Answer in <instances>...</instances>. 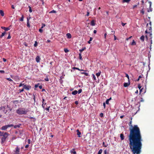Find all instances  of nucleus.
Instances as JSON below:
<instances>
[{
    "label": "nucleus",
    "mask_w": 154,
    "mask_h": 154,
    "mask_svg": "<svg viewBox=\"0 0 154 154\" xmlns=\"http://www.w3.org/2000/svg\"><path fill=\"white\" fill-rule=\"evenodd\" d=\"M89 12L88 11L87 12V14L86 15V16H89Z\"/></svg>",
    "instance_id": "e2e57ef3"
},
{
    "label": "nucleus",
    "mask_w": 154,
    "mask_h": 154,
    "mask_svg": "<svg viewBox=\"0 0 154 154\" xmlns=\"http://www.w3.org/2000/svg\"><path fill=\"white\" fill-rule=\"evenodd\" d=\"M23 88L24 89H25L27 91H29L30 89L31 88V86L29 85H25L23 86Z\"/></svg>",
    "instance_id": "423d86ee"
},
{
    "label": "nucleus",
    "mask_w": 154,
    "mask_h": 154,
    "mask_svg": "<svg viewBox=\"0 0 154 154\" xmlns=\"http://www.w3.org/2000/svg\"><path fill=\"white\" fill-rule=\"evenodd\" d=\"M64 51L65 53H67L69 52V50L67 48H64Z\"/></svg>",
    "instance_id": "c9c22d12"
},
{
    "label": "nucleus",
    "mask_w": 154,
    "mask_h": 154,
    "mask_svg": "<svg viewBox=\"0 0 154 154\" xmlns=\"http://www.w3.org/2000/svg\"><path fill=\"white\" fill-rule=\"evenodd\" d=\"M24 88H23L22 89H20L19 90L20 93H21V92H23L24 91Z\"/></svg>",
    "instance_id": "c03bdc74"
},
{
    "label": "nucleus",
    "mask_w": 154,
    "mask_h": 154,
    "mask_svg": "<svg viewBox=\"0 0 154 154\" xmlns=\"http://www.w3.org/2000/svg\"><path fill=\"white\" fill-rule=\"evenodd\" d=\"M103 114L102 113H100V116L101 117H102L103 116Z\"/></svg>",
    "instance_id": "603ef678"
},
{
    "label": "nucleus",
    "mask_w": 154,
    "mask_h": 154,
    "mask_svg": "<svg viewBox=\"0 0 154 154\" xmlns=\"http://www.w3.org/2000/svg\"><path fill=\"white\" fill-rule=\"evenodd\" d=\"M5 133L3 132H2L0 131V136H2V135H3L4 134V133Z\"/></svg>",
    "instance_id": "473e14b6"
},
{
    "label": "nucleus",
    "mask_w": 154,
    "mask_h": 154,
    "mask_svg": "<svg viewBox=\"0 0 154 154\" xmlns=\"http://www.w3.org/2000/svg\"><path fill=\"white\" fill-rule=\"evenodd\" d=\"M20 127V125H15L14 126V128H19Z\"/></svg>",
    "instance_id": "de8ad7c7"
},
{
    "label": "nucleus",
    "mask_w": 154,
    "mask_h": 154,
    "mask_svg": "<svg viewBox=\"0 0 154 154\" xmlns=\"http://www.w3.org/2000/svg\"><path fill=\"white\" fill-rule=\"evenodd\" d=\"M57 12L54 10H52L51 11H50L49 12V13H56Z\"/></svg>",
    "instance_id": "7c9ffc66"
},
{
    "label": "nucleus",
    "mask_w": 154,
    "mask_h": 154,
    "mask_svg": "<svg viewBox=\"0 0 154 154\" xmlns=\"http://www.w3.org/2000/svg\"><path fill=\"white\" fill-rule=\"evenodd\" d=\"M103 146H104L105 147H106L107 146L105 144V143L104 142H103Z\"/></svg>",
    "instance_id": "680f3d73"
},
{
    "label": "nucleus",
    "mask_w": 154,
    "mask_h": 154,
    "mask_svg": "<svg viewBox=\"0 0 154 154\" xmlns=\"http://www.w3.org/2000/svg\"><path fill=\"white\" fill-rule=\"evenodd\" d=\"M132 118H131L129 125L131 127L129 128L128 135L129 146L133 154H140L142 146V137L139 128L137 125L133 126L132 125Z\"/></svg>",
    "instance_id": "f257e3e1"
},
{
    "label": "nucleus",
    "mask_w": 154,
    "mask_h": 154,
    "mask_svg": "<svg viewBox=\"0 0 154 154\" xmlns=\"http://www.w3.org/2000/svg\"><path fill=\"white\" fill-rule=\"evenodd\" d=\"M0 14L3 17L4 15V11L2 10H0Z\"/></svg>",
    "instance_id": "aec40b11"
},
{
    "label": "nucleus",
    "mask_w": 154,
    "mask_h": 154,
    "mask_svg": "<svg viewBox=\"0 0 154 154\" xmlns=\"http://www.w3.org/2000/svg\"><path fill=\"white\" fill-rule=\"evenodd\" d=\"M5 32L2 33V35H0V38H2L3 36L5 35Z\"/></svg>",
    "instance_id": "c85d7f7f"
},
{
    "label": "nucleus",
    "mask_w": 154,
    "mask_h": 154,
    "mask_svg": "<svg viewBox=\"0 0 154 154\" xmlns=\"http://www.w3.org/2000/svg\"><path fill=\"white\" fill-rule=\"evenodd\" d=\"M102 149H100L98 151L97 154H101L102 152Z\"/></svg>",
    "instance_id": "2f4dec72"
},
{
    "label": "nucleus",
    "mask_w": 154,
    "mask_h": 154,
    "mask_svg": "<svg viewBox=\"0 0 154 154\" xmlns=\"http://www.w3.org/2000/svg\"><path fill=\"white\" fill-rule=\"evenodd\" d=\"M82 90L81 89H80L78 91V93L79 94L81 93L82 92Z\"/></svg>",
    "instance_id": "49530a36"
},
{
    "label": "nucleus",
    "mask_w": 154,
    "mask_h": 154,
    "mask_svg": "<svg viewBox=\"0 0 154 154\" xmlns=\"http://www.w3.org/2000/svg\"><path fill=\"white\" fill-rule=\"evenodd\" d=\"M101 71H100L98 73H96V75L97 77L100 76V75L101 74Z\"/></svg>",
    "instance_id": "5701e85b"
},
{
    "label": "nucleus",
    "mask_w": 154,
    "mask_h": 154,
    "mask_svg": "<svg viewBox=\"0 0 154 154\" xmlns=\"http://www.w3.org/2000/svg\"><path fill=\"white\" fill-rule=\"evenodd\" d=\"M45 99L43 98L42 99V106L45 109V105L46 104V103H45Z\"/></svg>",
    "instance_id": "9b49d317"
},
{
    "label": "nucleus",
    "mask_w": 154,
    "mask_h": 154,
    "mask_svg": "<svg viewBox=\"0 0 154 154\" xmlns=\"http://www.w3.org/2000/svg\"><path fill=\"white\" fill-rule=\"evenodd\" d=\"M6 79H7V80H8V81H11V82H13V80H12V79H11L10 78H6Z\"/></svg>",
    "instance_id": "4c0bfd02"
},
{
    "label": "nucleus",
    "mask_w": 154,
    "mask_h": 154,
    "mask_svg": "<svg viewBox=\"0 0 154 154\" xmlns=\"http://www.w3.org/2000/svg\"><path fill=\"white\" fill-rule=\"evenodd\" d=\"M130 84V83L129 82L128 83H124V86L125 87H126L129 86Z\"/></svg>",
    "instance_id": "4468645a"
},
{
    "label": "nucleus",
    "mask_w": 154,
    "mask_h": 154,
    "mask_svg": "<svg viewBox=\"0 0 154 154\" xmlns=\"http://www.w3.org/2000/svg\"><path fill=\"white\" fill-rule=\"evenodd\" d=\"M75 103L76 105H78V103H79L78 101H75Z\"/></svg>",
    "instance_id": "0e129e2a"
},
{
    "label": "nucleus",
    "mask_w": 154,
    "mask_h": 154,
    "mask_svg": "<svg viewBox=\"0 0 154 154\" xmlns=\"http://www.w3.org/2000/svg\"><path fill=\"white\" fill-rule=\"evenodd\" d=\"M29 119H31L33 120V121L34 122H35L36 121V119L33 117H29Z\"/></svg>",
    "instance_id": "cd10ccee"
},
{
    "label": "nucleus",
    "mask_w": 154,
    "mask_h": 154,
    "mask_svg": "<svg viewBox=\"0 0 154 154\" xmlns=\"http://www.w3.org/2000/svg\"><path fill=\"white\" fill-rule=\"evenodd\" d=\"M93 39L92 38L90 37L89 40L88 42V43L89 44L91 43V42L92 40Z\"/></svg>",
    "instance_id": "f704fd0d"
},
{
    "label": "nucleus",
    "mask_w": 154,
    "mask_h": 154,
    "mask_svg": "<svg viewBox=\"0 0 154 154\" xmlns=\"http://www.w3.org/2000/svg\"><path fill=\"white\" fill-rule=\"evenodd\" d=\"M79 59L82 60V56H81V53H80L79 54Z\"/></svg>",
    "instance_id": "ea45409f"
},
{
    "label": "nucleus",
    "mask_w": 154,
    "mask_h": 154,
    "mask_svg": "<svg viewBox=\"0 0 154 154\" xmlns=\"http://www.w3.org/2000/svg\"><path fill=\"white\" fill-rule=\"evenodd\" d=\"M149 7H151L152 2L150 1H149Z\"/></svg>",
    "instance_id": "bf43d9fd"
},
{
    "label": "nucleus",
    "mask_w": 154,
    "mask_h": 154,
    "mask_svg": "<svg viewBox=\"0 0 154 154\" xmlns=\"http://www.w3.org/2000/svg\"><path fill=\"white\" fill-rule=\"evenodd\" d=\"M140 13L142 14H143L144 13V11L143 9H142L140 11Z\"/></svg>",
    "instance_id": "79ce46f5"
},
{
    "label": "nucleus",
    "mask_w": 154,
    "mask_h": 154,
    "mask_svg": "<svg viewBox=\"0 0 154 154\" xmlns=\"http://www.w3.org/2000/svg\"><path fill=\"white\" fill-rule=\"evenodd\" d=\"M29 112L28 109L25 108H20L16 110V112L19 115H26Z\"/></svg>",
    "instance_id": "f03ea898"
},
{
    "label": "nucleus",
    "mask_w": 154,
    "mask_h": 154,
    "mask_svg": "<svg viewBox=\"0 0 154 154\" xmlns=\"http://www.w3.org/2000/svg\"><path fill=\"white\" fill-rule=\"evenodd\" d=\"M5 109V106H1L0 107V110H2L3 109Z\"/></svg>",
    "instance_id": "09e8293b"
},
{
    "label": "nucleus",
    "mask_w": 154,
    "mask_h": 154,
    "mask_svg": "<svg viewBox=\"0 0 154 154\" xmlns=\"http://www.w3.org/2000/svg\"><path fill=\"white\" fill-rule=\"evenodd\" d=\"M1 28L2 29L5 30V31H7L10 29V28L9 27H5L4 26H1Z\"/></svg>",
    "instance_id": "9d476101"
},
{
    "label": "nucleus",
    "mask_w": 154,
    "mask_h": 154,
    "mask_svg": "<svg viewBox=\"0 0 154 154\" xmlns=\"http://www.w3.org/2000/svg\"><path fill=\"white\" fill-rule=\"evenodd\" d=\"M92 76H93V78L94 79V80H96V77H95V75L94 74H92Z\"/></svg>",
    "instance_id": "a19ab883"
},
{
    "label": "nucleus",
    "mask_w": 154,
    "mask_h": 154,
    "mask_svg": "<svg viewBox=\"0 0 154 154\" xmlns=\"http://www.w3.org/2000/svg\"><path fill=\"white\" fill-rule=\"evenodd\" d=\"M20 148L18 147H17L16 149V151H15V153L16 154H20Z\"/></svg>",
    "instance_id": "0eeeda50"
},
{
    "label": "nucleus",
    "mask_w": 154,
    "mask_h": 154,
    "mask_svg": "<svg viewBox=\"0 0 154 154\" xmlns=\"http://www.w3.org/2000/svg\"><path fill=\"white\" fill-rule=\"evenodd\" d=\"M24 17L23 15H22L21 18L20 19V20L21 21H23V20Z\"/></svg>",
    "instance_id": "c756f323"
},
{
    "label": "nucleus",
    "mask_w": 154,
    "mask_h": 154,
    "mask_svg": "<svg viewBox=\"0 0 154 154\" xmlns=\"http://www.w3.org/2000/svg\"><path fill=\"white\" fill-rule=\"evenodd\" d=\"M125 76L128 79V81L129 82V76L126 73L125 74Z\"/></svg>",
    "instance_id": "72a5a7b5"
},
{
    "label": "nucleus",
    "mask_w": 154,
    "mask_h": 154,
    "mask_svg": "<svg viewBox=\"0 0 154 154\" xmlns=\"http://www.w3.org/2000/svg\"><path fill=\"white\" fill-rule=\"evenodd\" d=\"M8 135V133L7 132H5L4 134L2 136L1 139V143L2 144H3L5 142Z\"/></svg>",
    "instance_id": "7ed1b4c3"
},
{
    "label": "nucleus",
    "mask_w": 154,
    "mask_h": 154,
    "mask_svg": "<svg viewBox=\"0 0 154 154\" xmlns=\"http://www.w3.org/2000/svg\"><path fill=\"white\" fill-rule=\"evenodd\" d=\"M50 107V106H49L48 107L46 108L45 109L46 110H47V111H48V112H49V108Z\"/></svg>",
    "instance_id": "e433bc0d"
},
{
    "label": "nucleus",
    "mask_w": 154,
    "mask_h": 154,
    "mask_svg": "<svg viewBox=\"0 0 154 154\" xmlns=\"http://www.w3.org/2000/svg\"><path fill=\"white\" fill-rule=\"evenodd\" d=\"M152 11V8L151 7H149V9H148L147 11L148 12H151Z\"/></svg>",
    "instance_id": "412c9836"
},
{
    "label": "nucleus",
    "mask_w": 154,
    "mask_h": 154,
    "mask_svg": "<svg viewBox=\"0 0 154 154\" xmlns=\"http://www.w3.org/2000/svg\"><path fill=\"white\" fill-rule=\"evenodd\" d=\"M144 36L143 35L140 37V39L142 42H144Z\"/></svg>",
    "instance_id": "a211bd4d"
},
{
    "label": "nucleus",
    "mask_w": 154,
    "mask_h": 154,
    "mask_svg": "<svg viewBox=\"0 0 154 154\" xmlns=\"http://www.w3.org/2000/svg\"><path fill=\"white\" fill-rule=\"evenodd\" d=\"M104 154H107V152L106 150H105L103 151Z\"/></svg>",
    "instance_id": "5fc2aeb1"
},
{
    "label": "nucleus",
    "mask_w": 154,
    "mask_h": 154,
    "mask_svg": "<svg viewBox=\"0 0 154 154\" xmlns=\"http://www.w3.org/2000/svg\"><path fill=\"white\" fill-rule=\"evenodd\" d=\"M78 93V91L77 90H75L73 91H72V94L73 95H75L76 94Z\"/></svg>",
    "instance_id": "6ab92c4d"
},
{
    "label": "nucleus",
    "mask_w": 154,
    "mask_h": 154,
    "mask_svg": "<svg viewBox=\"0 0 154 154\" xmlns=\"http://www.w3.org/2000/svg\"><path fill=\"white\" fill-rule=\"evenodd\" d=\"M70 152L72 153H73V154H76V151H75L74 149H73L70 151Z\"/></svg>",
    "instance_id": "f3484780"
},
{
    "label": "nucleus",
    "mask_w": 154,
    "mask_h": 154,
    "mask_svg": "<svg viewBox=\"0 0 154 154\" xmlns=\"http://www.w3.org/2000/svg\"><path fill=\"white\" fill-rule=\"evenodd\" d=\"M149 25L150 26H149V27H148V29H149V32L148 33L149 34V36L151 37V39L152 38V27H151V23L150 21L149 22Z\"/></svg>",
    "instance_id": "39448f33"
},
{
    "label": "nucleus",
    "mask_w": 154,
    "mask_h": 154,
    "mask_svg": "<svg viewBox=\"0 0 154 154\" xmlns=\"http://www.w3.org/2000/svg\"><path fill=\"white\" fill-rule=\"evenodd\" d=\"M120 137L122 140H123L124 139V136L123 134H120Z\"/></svg>",
    "instance_id": "dca6fc26"
},
{
    "label": "nucleus",
    "mask_w": 154,
    "mask_h": 154,
    "mask_svg": "<svg viewBox=\"0 0 154 154\" xmlns=\"http://www.w3.org/2000/svg\"><path fill=\"white\" fill-rule=\"evenodd\" d=\"M76 132H77V134L78 135V137H81V132L79 131V129H77L76 130Z\"/></svg>",
    "instance_id": "1a4fd4ad"
},
{
    "label": "nucleus",
    "mask_w": 154,
    "mask_h": 154,
    "mask_svg": "<svg viewBox=\"0 0 154 154\" xmlns=\"http://www.w3.org/2000/svg\"><path fill=\"white\" fill-rule=\"evenodd\" d=\"M28 143L29 144L30 143H31V140L30 139H29L28 140Z\"/></svg>",
    "instance_id": "052dcab7"
},
{
    "label": "nucleus",
    "mask_w": 154,
    "mask_h": 154,
    "mask_svg": "<svg viewBox=\"0 0 154 154\" xmlns=\"http://www.w3.org/2000/svg\"><path fill=\"white\" fill-rule=\"evenodd\" d=\"M30 18H29V19L28 18H27V26L28 27H30V24L29 23V19Z\"/></svg>",
    "instance_id": "ddd939ff"
},
{
    "label": "nucleus",
    "mask_w": 154,
    "mask_h": 154,
    "mask_svg": "<svg viewBox=\"0 0 154 154\" xmlns=\"http://www.w3.org/2000/svg\"><path fill=\"white\" fill-rule=\"evenodd\" d=\"M144 89H143V88L141 89H140V93H141V92Z\"/></svg>",
    "instance_id": "13d9d810"
},
{
    "label": "nucleus",
    "mask_w": 154,
    "mask_h": 154,
    "mask_svg": "<svg viewBox=\"0 0 154 154\" xmlns=\"http://www.w3.org/2000/svg\"><path fill=\"white\" fill-rule=\"evenodd\" d=\"M44 80L46 81H48L49 80V79L48 77H46V78H45Z\"/></svg>",
    "instance_id": "37998d69"
},
{
    "label": "nucleus",
    "mask_w": 154,
    "mask_h": 154,
    "mask_svg": "<svg viewBox=\"0 0 154 154\" xmlns=\"http://www.w3.org/2000/svg\"><path fill=\"white\" fill-rule=\"evenodd\" d=\"M136 44V42L134 41L133 40L131 44V45H135Z\"/></svg>",
    "instance_id": "bb28decb"
},
{
    "label": "nucleus",
    "mask_w": 154,
    "mask_h": 154,
    "mask_svg": "<svg viewBox=\"0 0 154 154\" xmlns=\"http://www.w3.org/2000/svg\"><path fill=\"white\" fill-rule=\"evenodd\" d=\"M109 100H106V103L107 104H109Z\"/></svg>",
    "instance_id": "8fccbe9b"
},
{
    "label": "nucleus",
    "mask_w": 154,
    "mask_h": 154,
    "mask_svg": "<svg viewBox=\"0 0 154 154\" xmlns=\"http://www.w3.org/2000/svg\"><path fill=\"white\" fill-rule=\"evenodd\" d=\"M24 85H25L24 84H22V83H20V84L19 85V87H20L21 86H24Z\"/></svg>",
    "instance_id": "a18cd8bd"
},
{
    "label": "nucleus",
    "mask_w": 154,
    "mask_h": 154,
    "mask_svg": "<svg viewBox=\"0 0 154 154\" xmlns=\"http://www.w3.org/2000/svg\"><path fill=\"white\" fill-rule=\"evenodd\" d=\"M138 88L139 89H140L141 88V86L140 84H139L138 85Z\"/></svg>",
    "instance_id": "3c124183"
},
{
    "label": "nucleus",
    "mask_w": 154,
    "mask_h": 154,
    "mask_svg": "<svg viewBox=\"0 0 154 154\" xmlns=\"http://www.w3.org/2000/svg\"><path fill=\"white\" fill-rule=\"evenodd\" d=\"M35 60H36V61L37 63H39L40 62V58L39 56H37L35 58Z\"/></svg>",
    "instance_id": "f8f14e48"
},
{
    "label": "nucleus",
    "mask_w": 154,
    "mask_h": 154,
    "mask_svg": "<svg viewBox=\"0 0 154 154\" xmlns=\"http://www.w3.org/2000/svg\"><path fill=\"white\" fill-rule=\"evenodd\" d=\"M29 11L31 13L32 12V10L31 9V7L30 6H29Z\"/></svg>",
    "instance_id": "58836bf2"
},
{
    "label": "nucleus",
    "mask_w": 154,
    "mask_h": 154,
    "mask_svg": "<svg viewBox=\"0 0 154 154\" xmlns=\"http://www.w3.org/2000/svg\"><path fill=\"white\" fill-rule=\"evenodd\" d=\"M0 72L1 73H5V71L4 70H0Z\"/></svg>",
    "instance_id": "864d4df0"
},
{
    "label": "nucleus",
    "mask_w": 154,
    "mask_h": 154,
    "mask_svg": "<svg viewBox=\"0 0 154 154\" xmlns=\"http://www.w3.org/2000/svg\"><path fill=\"white\" fill-rule=\"evenodd\" d=\"M95 20H92L90 23V24L92 26H94L95 25L96 23H95Z\"/></svg>",
    "instance_id": "6e6552de"
},
{
    "label": "nucleus",
    "mask_w": 154,
    "mask_h": 154,
    "mask_svg": "<svg viewBox=\"0 0 154 154\" xmlns=\"http://www.w3.org/2000/svg\"><path fill=\"white\" fill-rule=\"evenodd\" d=\"M66 35L67 37V38H70L72 37L71 34L69 33H67L66 34Z\"/></svg>",
    "instance_id": "2eb2a0df"
},
{
    "label": "nucleus",
    "mask_w": 154,
    "mask_h": 154,
    "mask_svg": "<svg viewBox=\"0 0 154 154\" xmlns=\"http://www.w3.org/2000/svg\"><path fill=\"white\" fill-rule=\"evenodd\" d=\"M86 49V48L85 47L82 48V49H80L79 50V51L80 52V53H82V52H83Z\"/></svg>",
    "instance_id": "4be33fe9"
},
{
    "label": "nucleus",
    "mask_w": 154,
    "mask_h": 154,
    "mask_svg": "<svg viewBox=\"0 0 154 154\" xmlns=\"http://www.w3.org/2000/svg\"><path fill=\"white\" fill-rule=\"evenodd\" d=\"M131 0H123L122 2L123 3L126 2L128 3L130 2Z\"/></svg>",
    "instance_id": "b1692460"
},
{
    "label": "nucleus",
    "mask_w": 154,
    "mask_h": 154,
    "mask_svg": "<svg viewBox=\"0 0 154 154\" xmlns=\"http://www.w3.org/2000/svg\"><path fill=\"white\" fill-rule=\"evenodd\" d=\"M29 145L28 144H27V145H26L25 147L26 148H27L29 147Z\"/></svg>",
    "instance_id": "774afa93"
},
{
    "label": "nucleus",
    "mask_w": 154,
    "mask_h": 154,
    "mask_svg": "<svg viewBox=\"0 0 154 154\" xmlns=\"http://www.w3.org/2000/svg\"><path fill=\"white\" fill-rule=\"evenodd\" d=\"M37 42H35V43L34 44V46L35 47H36L37 46Z\"/></svg>",
    "instance_id": "6e6d98bb"
},
{
    "label": "nucleus",
    "mask_w": 154,
    "mask_h": 154,
    "mask_svg": "<svg viewBox=\"0 0 154 154\" xmlns=\"http://www.w3.org/2000/svg\"><path fill=\"white\" fill-rule=\"evenodd\" d=\"M14 126V125L13 124L8 125H7L3 126L1 128V130H6L9 127H11Z\"/></svg>",
    "instance_id": "20e7f679"
},
{
    "label": "nucleus",
    "mask_w": 154,
    "mask_h": 154,
    "mask_svg": "<svg viewBox=\"0 0 154 154\" xmlns=\"http://www.w3.org/2000/svg\"><path fill=\"white\" fill-rule=\"evenodd\" d=\"M11 38V36L10 35V34H9L8 36L7 37L8 39H10Z\"/></svg>",
    "instance_id": "69168bd1"
},
{
    "label": "nucleus",
    "mask_w": 154,
    "mask_h": 154,
    "mask_svg": "<svg viewBox=\"0 0 154 154\" xmlns=\"http://www.w3.org/2000/svg\"><path fill=\"white\" fill-rule=\"evenodd\" d=\"M81 73L82 74H84L85 75L87 76L88 75V73L85 72H81Z\"/></svg>",
    "instance_id": "393cba45"
},
{
    "label": "nucleus",
    "mask_w": 154,
    "mask_h": 154,
    "mask_svg": "<svg viewBox=\"0 0 154 154\" xmlns=\"http://www.w3.org/2000/svg\"><path fill=\"white\" fill-rule=\"evenodd\" d=\"M39 31L41 33H42L43 32V30L42 29H40L39 30Z\"/></svg>",
    "instance_id": "4d7b16f0"
},
{
    "label": "nucleus",
    "mask_w": 154,
    "mask_h": 154,
    "mask_svg": "<svg viewBox=\"0 0 154 154\" xmlns=\"http://www.w3.org/2000/svg\"><path fill=\"white\" fill-rule=\"evenodd\" d=\"M72 69H77L79 71H84V70H82V69H79V68H77V67H73Z\"/></svg>",
    "instance_id": "a878e982"
},
{
    "label": "nucleus",
    "mask_w": 154,
    "mask_h": 154,
    "mask_svg": "<svg viewBox=\"0 0 154 154\" xmlns=\"http://www.w3.org/2000/svg\"><path fill=\"white\" fill-rule=\"evenodd\" d=\"M45 24H42V26L41 27V28H43L45 26Z\"/></svg>",
    "instance_id": "338daca9"
}]
</instances>
